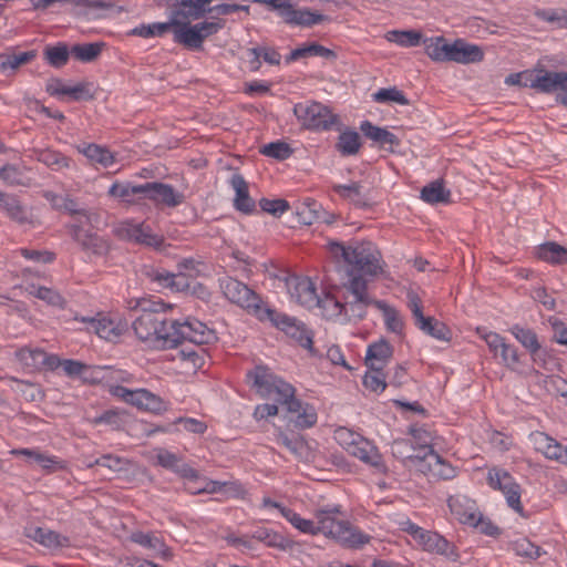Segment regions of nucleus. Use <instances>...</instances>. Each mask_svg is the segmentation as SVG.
Returning <instances> with one entry per match:
<instances>
[{"label":"nucleus","mask_w":567,"mask_h":567,"mask_svg":"<svg viewBox=\"0 0 567 567\" xmlns=\"http://www.w3.org/2000/svg\"><path fill=\"white\" fill-rule=\"evenodd\" d=\"M328 250L347 277L343 319L348 321L362 320L368 308L375 307L377 301L369 296L363 277H375L382 271L381 254L370 241L349 246L331 241L328 244Z\"/></svg>","instance_id":"nucleus-1"},{"label":"nucleus","mask_w":567,"mask_h":567,"mask_svg":"<svg viewBox=\"0 0 567 567\" xmlns=\"http://www.w3.org/2000/svg\"><path fill=\"white\" fill-rule=\"evenodd\" d=\"M127 308L136 316L132 322L133 330L142 341H148L156 347H165V336L171 334V323L164 305L148 298H136L127 301Z\"/></svg>","instance_id":"nucleus-2"},{"label":"nucleus","mask_w":567,"mask_h":567,"mask_svg":"<svg viewBox=\"0 0 567 567\" xmlns=\"http://www.w3.org/2000/svg\"><path fill=\"white\" fill-rule=\"evenodd\" d=\"M247 377L252 381V386L261 398L286 405L289 412L300 411L301 401L296 399L295 388L274 374L267 367L257 365L248 372Z\"/></svg>","instance_id":"nucleus-3"},{"label":"nucleus","mask_w":567,"mask_h":567,"mask_svg":"<svg viewBox=\"0 0 567 567\" xmlns=\"http://www.w3.org/2000/svg\"><path fill=\"white\" fill-rule=\"evenodd\" d=\"M192 19L177 14V3L174 9V41L190 50H200L204 41L216 34L225 27V20L204 21L190 24Z\"/></svg>","instance_id":"nucleus-4"},{"label":"nucleus","mask_w":567,"mask_h":567,"mask_svg":"<svg viewBox=\"0 0 567 567\" xmlns=\"http://www.w3.org/2000/svg\"><path fill=\"white\" fill-rule=\"evenodd\" d=\"M169 329L171 334L165 336L167 349L176 348L186 341L196 346L212 344L217 341L215 330L195 318H187L184 321L174 319Z\"/></svg>","instance_id":"nucleus-5"},{"label":"nucleus","mask_w":567,"mask_h":567,"mask_svg":"<svg viewBox=\"0 0 567 567\" xmlns=\"http://www.w3.org/2000/svg\"><path fill=\"white\" fill-rule=\"evenodd\" d=\"M219 287L227 300L246 309L259 320L268 308L262 305L260 297L251 288L236 278L230 276L220 278Z\"/></svg>","instance_id":"nucleus-6"},{"label":"nucleus","mask_w":567,"mask_h":567,"mask_svg":"<svg viewBox=\"0 0 567 567\" xmlns=\"http://www.w3.org/2000/svg\"><path fill=\"white\" fill-rule=\"evenodd\" d=\"M340 513L338 507L329 509L328 520H323L324 536L334 539L344 548L359 549L368 544L371 537L352 526L347 520H338L333 514Z\"/></svg>","instance_id":"nucleus-7"},{"label":"nucleus","mask_w":567,"mask_h":567,"mask_svg":"<svg viewBox=\"0 0 567 567\" xmlns=\"http://www.w3.org/2000/svg\"><path fill=\"white\" fill-rule=\"evenodd\" d=\"M293 114L307 130L328 131L337 122V115L319 102L297 103Z\"/></svg>","instance_id":"nucleus-8"},{"label":"nucleus","mask_w":567,"mask_h":567,"mask_svg":"<svg viewBox=\"0 0 567 567\" xmlns=\"http://www.w3.org/2000/svg\"><path fill=\"white\" fill-rule=\"evenodd\" d=\"M260 320H269L275 327L284 331L291 339L296 340L301 347L311 349L312 332L303 322L296 318L278 312L275 309L267 308Z\"/></svg>","instance_id":"nucleus-9"},{"label":"nucleus","mask_w":567,"mask_h":567,"mask_svg":"<svg viewBox=\"0 0 567 567\" xmlns=\"http://www.w3.org/2000/svg\"><path fill=\"white\" fill-rule=\"evenodd\" d=\"M214 0H177V14L185 19L198 20L206 13L210 14L214 21L219 20V16H229L239 11L241 7L238 4L220 3L210 7Z\"/></svg>","instance_id":"nucleus-10"},{"label":"nucleus","mask_w":567,"mask_h":567,"mask_svg":"<svg viewBox=\"0 0 567 567\" xmlns=\"http://www.w3.org/2000/svg\"><path fill=\"white\" fill-rule=\"evenodd\" d=\"M524 86L534 89L542 93H553L567 89V72H553L544 66H536L533 70L523 72Z\"/></svg>","instance_id":"nucleus-11"},{"label":"nucleus","mask_w":567,"mask_h":567,"mask_svg":"<svg viewBox=\"0 0 567 567\" xmlns=\"http://www.w3.org/2000/svg\"><path fill=\"white\" fill-rule=\"evenodd\" d=\"M487 483L493 489H498L504 494L508 507L523 515L520 485L507 471L499 467L491 468L487 473Z\"/></svg>","instance_id":"nucleus-12"},{"label":"nucleus","mask_w":567,"mask_h":567,"mask_svg":"<svg viewBox=\"0 0 567 567\" xmlns=\"http://www.w3.org/2000/svg\"><path fill=\"white\" fill-rule=\"evenodd\" d=\"M408 307L412 312L415 326L424 333L442 341L451 339L450 328L436 320L434 317H425L423 315V306L420 297L414 291L408 292Z\"/></svg>","instance_id":"nucleus-13"},{"label":"nucleus","mask_w":567,"mask_h":567,"mask_svg":"<svg viewBox=\"0 0 567 567\" xmlns=\"http://www.w3.org/2000/svg\"><path fill=\"white\" fill-rule=\"evenodd\" d=\"M143 199L151 200L156 207L174 208L184 203L185 196L169 184L146 182L144 183Z\"/></svg>","instance_id":"nucleus-14"},{"label":"nucleus","mask_w":567,"mask_h":567,"mask_svg":"<svg viewBox=\"0 0 567 567\" xmlns=\"http://www.w3.org/2000/svg\"><path fill=\"white\" fill-rule=\"evenodd\" d=\"M17 360L29 371L49 370L59 368L60 358L49 354L40 348L23 347L16 351Z\"/></svg>","instance_id":"nucleus-15"},{"label":"nucleus","mask_w":567,"mask_h":567,"mask_svg":"<svg viewBox=\"0 0 567 567\" xmlns=\"http://www.w3.org/2000/svg\"><path fill=\"white\" fill-rule=\"evenodd\" d=\"M291 298L299 305L309 309L319 303V296L315 284L309 278L293 277L287 281Z\"/></svg>","instance_id":"nucleus-16"},{"label":"nucleus","mask_w":567,"mask_h":567,"mask_svg":"<svg viewBox=\"0 0 567 567\" xmlns=\"http://www.w3.org/2000/svg\"><path fill=\"white\" fill-rule=\"evenodd\" d=\"M73 240L85 254L95 258L106 257L112 249L110 239L91 230L87 233H79V229L75 228Z\"/></svg>","instance_id":"nucleus-17"},{"label":"nucleus","mask_w":567,"mask_h":567,"mask_svg":"<svg viewBox=\"0 0 567 567\" xmlns=\"http://www.w3.org/2000/svg\"><path fill=\"white\" fill-rule=\"evenodd\" d=\"M419 470L424 474H430L441 480L455 477V468L434 450H429V452L423 453Z\"/></svg>","instance_id":"nucleus-18"},{"label":"nucleus","mask_w":567,"mask_h":567,"mask_svg":"<svg viewBox=\"0 0 567 567\" xmlns=\"http://www.w3.org/2000/svg\"><path fill=\"white\" fill-rule=\"evenodd\" d=\"M415 542L426 551L443 555L452 559L457 558L454 545L435 532L423 529Z\"/></svg>","instance_id":"nucleus-19"},{"label":"nucleus","mask_w":567,"mask_h":567,"mask_svg":"<svg viewBox=\"0 0 567 567\" xmlns=\"http://www.w3.org/2000/svg\"><path fill=\"white\" fill-rule=\"evenodd\" d=\"M83 322L89 323V330H93L100 338L107 341H115L127 329L126 323L115 322L106 317L82 318Z\"/></svg>","instance_id":"nucleus-20"},{"label":"nucleus","mask_w":567,"mask_h":567,"mask_svg":"<svg viewBox=\"0 0 567 567\" xmlns=\"http://www.w3.org/2000/svg\"><path fill=\"white\" fill-rule=\"evenodd\" d=\"M349 453L379 471L385 470L377 447L363 436L349 450Z\"/></svg>","instance_id":"nucleus-21"},{"label":"nucleus","mask_w":567,"mask_h":567,"mask_svg":"<svg viewBox=\"0 0 567 567\" xmlns=\"http://www.w3.org/2000/svg\"><path fill=\"white\" fill-rule=\"evenodd\" d=\"M451 513L463 524H473L476 515V502L462 495L451 496L447 499Z\"/></svg>","instance_id":"nucleus-22"},{"label":"nucleus","mask_w":567,"mask_h":567,"mask_svg":"<svg viewBox=\"0 0 567 567\" xmlns=\"http://www.w3.org/2000/svg\"><path fill=\"white\" fill-rule=\"evenodd\" d=\"M427 56L435 62H453L455 41L449 43L443 37L424 41Z\"/></svg>","instance_id":"nucleus-23"},{"label":"nucleus","mask_w":567,"mask_h":567,"mask_svg":"<svg viewBox=\"0 0 567 567\" xmlns=\"http://www.w3.org/2000/svg\"><path fill=\"white\" fill-rule=\"evenodd\" d=\"M230 184L236 193L234 206L237 210L249 214L255 210V200L249 196L248 184L240 174H234Z\"/></svg>","instance_id":"nucleus-24"},{"label":"nucleus","mask_w":567,"mask_h":567,"mask_svg":"<svg viewBox=\"0 0 567 567\" xmlns=\"http://www.w3.org/2000/svg\"><path fill=\"white\" fill-rule=\"evenodd\" d=\"M107 194L111 197L120 198L126 204H136L140 199H143L144 184L135 185L130 182H115L109 188Z\"/></svg>","instance_id":"nucleus-25"},{"label":"nucleus","mask_w":567,"mask_h":567,"mask_svg":"<svg viewBox=\"0 0 567 567\" xmlns=\"http://www.w3.org/2000/svg\"><path fill=\"white\" fill-rule=\"evenodd\" d=\"M53 206L56 209L68 214L70 217L73 215H79L86 216L89 221L96 219V209L89 208L69 196H55L53 199Z\"/></svg>","instance_id":"nucleus-26"},{"label":"nucleus","mask_w":567,"mask_h":567,"mask_svg":"<svg viewBox=\"0 0 567 567\" xmlns=\"http://www.w3.org/2000/svg\"><path fill=\"white\" fill-rule=\"evenodd\" d=\"M276 441L289 450L298 460L308 461L310 449L302 436L279 431L276 435Z\"/></svg>","instance_id":"nucleus-27"},{"label":"nucleus","mask_w":567,"mask_h":567,"mask_svg":"<svg viewBox=\"0 0 567 567\" xmlns=\"http://www.w3.org/2000/svg\"><path fill=\"white\" fill-rule=\"evenodd\" d=\"M483 59L484 52L480 45L468 43L463 39L455 40L453 62L470 64L481 62Z\"/></svg>","instance_id":"nucleus-28"},{"label":"nucleus","mask_w":567,"mask_h":567,"mask_svg":"<svg viewBox=\"0 0 567 567\" xmlns=\"http://www.w3.org/2000/svg\"><path fill=\"white\" fill-rule=\"evenodd\" d=\"M333 192L346 200L351 202L353 205L360 208L370 206V199L363 193V187L358 182H351L347 185H333Z\"/></svg>","instance_id":"nucleus-29"},{"label":"nucleus","mask_w":567,"mask_h":567,"mask_svg":"<svg viewBox=\"0 0 567 567\" xmlns=\"http://www.w3.org/2000/svg\"><path fill=\"white\" fill-rule=\"evenodd\" d=\"M11 455L24 456L28 461L38 463L43 470L53 472L55 468H62L61 461L48 454L42 453L39 450L33 449H13L10 451Z\"/></svg>","instance_id":"nucleus-30"},{"label":"nucleus","mask_w":567,"mask_h":567,"mask_svg":"<svg viewBox=\"0 0 567 567\" xmlns=\"http://www.w3.org/2000/svg\"><path fill=\"white\" fill-rule=\"evenodd\" d=\"M421 199L427 204L451 203V190L445 188L442 178L435 179L421 189Z\"/></svg>","instance_id":"nucleus-31"},{"label":"nucleus","mask_w":567,"mask_h":567,"mask_svg":"<svg viewBox=\"0 0 567 567\" xmlns=\"http://www.w3.org/2000/svg\"><path fill=\"white\" fill-rule=\"evenodd\" d=\"M360 130L365 137L378 143L382 147L385 145H399L400 143L396 135H394L392 132L384 127L377 126L370 121H363L360 125Z\"/></svg>","instance_id":"nucleus-32"},{"label":"nucleus","mask_w":567,"mask_h":567,"mask_svg":"<svg viewBox=\"0 0 567 567\" xmlns=\"http://www.w3.org/2000/svg\"><path fill=\"white\" fill-rule=\"evenodd\" d=\"M509 331L515 337V339L530 353L533 361L537 362V352L540 350V343L536 332L519 324H514Z\"/></svg>","instance_id":"nucleus-33"},{"label":"nucleus","mask_w":567,"mask_h":567,"mask_svg":"<svg viewBox=\"0 0 567 567\" xmlns=\"http://www.w3.org/2000/svg\"><path fill=\"white\" fill-rule=\"evenodd\" d=\"M536 256L553 265H567V248L556 241H546L538 246Z\"/></svg>","instance_id":"nucleus-34"},{"label":"nucleus","mask_w":567,"mask_h":567,"mask_svg":"<svg viewBox=\"0 0 567 567\" xmlns=\"http://www.w3.org/2000/svg\"><path fill=\"white\" fill-rule=\"evenodd\" d=\"M60 367L63 369L68 377H81L85 381H96L97 373L101 371L100 367H90L80 361L70 359H60L59 368Z\"/></svg>","instance_id":"nucleus-35"},{"label":"nucleus","mask_w":567,"mask_h":567,"mask_svg":"<svg viewBox=\"0 0 567 567\" xmlns=\"http://www.w3.org/2000/svg\"><path fill=\"white\" fill-rule=\"evenodd\" d=\"M78 151L86 156L91 162L109 167L114 163L113 154L103 146L97 144H81L76 146Z\"/></svg>","instance_id":"nucleus-36"},{"label":"nucleus","mask_w":567,"mask_h":567,"mask_svg":"<svg viewBox=\"0 0 567 567\" xmlns=\"http://www.w3.org/2000/svg\"><path fill=\"white\" fill-rule=\"evenodd\" d=\"M0 210L4 212L10 219L18 224L23 225L30 221L27 209L13 195L6 194L1 200Z\"/></svg>","instance_id":"nucleus-37"},{"label":"nucleus","mask_w":567,"mask_h":567,"mask_svg":"<svg viewBox=\"0 0 567 567\" xmlns=\"http://www.w3.org/2000/svg\"><path fill=\"white\" fill-rule=\"evenodd\" d=\"M334 147L342 156L355 155L361 147V137L358 132L346 130L340 133Z\"/></svg>","instance_id":"nucleus-38"},{"label":"nucleus","mask_w":567,"mask_h":567,"mask_svg":"<svg viewBox=\"0 0 567 567\" xmlns=\"http://www.w3.org/2000/svg\"><path fill=\"white\" fill-rule=\"evenodd\" d=\"M131 539L132 542L153 550L155 554L162 556L165 559L172 556L164 542L153 534L137 532L132 534Z\"/></svg>","instance_id":"nucleus-39"},{"label":"nucleus","mask_w":567,"mask_h":567,"mask_svg":"<svg viewBox=\"0 0 567 567\" xmlns=\"http://www.w3.org/2000/svg\"><path fill=\"white\" fill-rule=\"evenodd\" d=\"M251 538L266 544L268 547L278 548L280 550L291 548V540L272 529L258 528L252 533Z\"/></svg>","instance_id":"nucleus-40"},{"label":"nucleus","mask_w":567,"mask_h":567,"mask_svg":"<svg viewBox=\"0 0 567 567\" xmlns=\"http://www.w3.org/2000/svg\"><path fill=\"white\" fill-rule=\"evenodd\" d=\"M28 536L49 548L63 547L69 543V539L65 536L42 527L34 528L31 533L28 534Z\"/></svg>","instance_id":"nucleus-41"},{"label":"nucleus","mask_w":567,"mask_h":567,"mask_svg":"<svg viewBox=\"0 0 567 567\" xmlns=\"http://www.w3.org/2000/svg\"><path fill=\"white\" fill-rule=\"evenodd\" d=\"M298 214L305 225H312L313 223H331V216L322 209L320 204L312 199L305 203V207Z\"/></svg>","instance_id":"nucleus-42"},{"label":"nucleus","mask_w":567,"mask_h":567,"mask_svg":"<svg viewBox=\"0 0 567 567\" xmlns=\"http://www.w3.org/2000/svg\"><path fill=\"white\" fill-rule=\"evenodd\" d=\"M35 51H25L20 53H1L0 54V71L14 72L21 65L31 62L35 58Z\"/></svg>","instance_id":"nucleus-43"},{"label":"nucleus","mask_w":567,"mask_h":567,"mask_svg":"<svg viewBox=\"0 0 567 567\" xmlns=\"http://www.w3.org/2000/svg\"><path fill=\"white\" fill-rule=\"evenodd\" d=\"M498 354L506 368L518 373L525 372L523 354L518 352V349L514 344L505 342Z\"/></svg>","instance_id":"nucleus-44"},{"label":"nucleus","mask_w":567,"mask_h":567,"mask_svg":"<svg viewBox=\"0 0 567 567\" xmlns=\"http://www.w3.org/2000/svg\"><path fill=\"white\" fill-rule=\"evenodd\" d=\"M422 33L416 30H392L385 34V39L403 48L417 47L422 41Z\"/></svg>","instance_id":"nucleus-45"},{"label":"nucleus","mask_w":567,"mask_h":567,"mask_svg":"<svg viewBox=\"0 0 567 567\" xmlns=\"http://www.w3.org/2000/svg\"><path fill=\"white\" fill-rule=\"evenodd\" d=\"M37 159L53 171H61L64 168H69L71 164V158L63 155L60 152L52 150H39L35 151Z\"/></svg>","instance_id":"nucleus-46"},{"label":"nucleus","mask_w":567,"mask_h":567,"mask_svg":"<svg viewBox=\"0 0 567 567\" xmlns=\"http://www.w3.org/2000/svg\"><path fill=\"white\" fill-rule=\"evenodd\" d=\"M71 50L65 43H58L56 45H48L43 51L45 61L53 68L64 66L70 58Z\"/></svg>","instance_id":"nucleus-47"},{"label":"nucleus","mask_w":567,"mask_h":567,"mask_svg":"<svg viewBox=\"0 0 567 567\" xmlns=\"http://www.w3.org/2000/svg\"><path fill=\"white\" fill-rule=\"evenodd\" d=\"M174 16L167 22H156L152 24H141L133 29L132 33L142 38L163 37L168 31H173Z\"/></svg>","instance_id":"nucleus-48"},{"label":"nucleus","mask_w":567,"mask_h":567,"mask_svg":"<svg viewBox=\"0 0 567 567\" xmlns=\"http://www.w3.org/2000/svg\"><path fill=\"white\" fill-rule=\"evenodd\" d=\"M113 235L120 240L136 243L142 231V223L124 220L113 227Z\"/></svg>","instance_id":"nucleus-49"},{"label":"nucleus","mask_w":567,"mask_h":567,"mask_svg":"<svg viewBox=\"0 0 567 567\" xmlns=\"http://www.w3.org/2000/svg\"><path fill=\"white\" fill-rule=\"evenodd\" d=\"M391 451L393 456L401 458V460H409L412 463L420 464L423 454L417 453L413 454L412 452L415 451V447L413 444L406 440V439H398L394 440L391 445Z\"/></svg>","instance_id":"nucleus-50"},{"label":"nucleus","mask_w":567,"mask_h":567,"mask_svg":"<svg viewBox=\"0 0 567 567\" xmlns=\"http://www.w3.org/2000/svg\"><path fill=\"white\" fill-rule=\"evenodd\" d=\"M512 550L520 557L535 560L540 557L545 551L537 545L533 544L529 539L523 537L511 543Z\"/></svg>","instance_id":"nucleus-51"},{"label":"nucleus","mask_w":567,"mask_h":567,"mask_svg":"<svg viewBox=\"0 0 567 567\" xmlns=\"http://www.w3.org/2000/svg\"><path fill=\"white\" fill-rule=\"evenodd\" d=\"M316 308L322 309L323 316L329 319L343 318V301L330 293L319 297V303Z\"/></svg>","instance_id":"nucleus-52"},{"label":"nucleus","mask_w":567,"mask_h":567,"mask_svg":"<svg viewBox=\"0 0 567 567\" xmlns=\"http://www.w3.org/2000/svg\"><path fill=\"white\" fill-rule=\"evenodd\" d=\"M375 307L383 312L386 328L394 333H402L404 323L396 309L388 306L384 301H375Z\"/></svg>","instance_id":"nucleus-53"},{"label":"nucleus","mask_w":567,"mask_h":567,"mask_svg":"<svg viewBox=\"0 0 567 567\" xmlns=\"http://www.w3.org/2000/svg\"><path fill=\"white\" fill-rule=\"evenodd\" d=\"M103 43H82L71 48V55L81 62L94 61L102 51Z\"/></svg>","instance_id":"nucleus-54"},{"label":"nucleus","mask_w":567,"mask_h":567,"mask_svg":"<svg viewBox=\"0 0 567 567\" xmlns=\"http://www.w3.org/2000/svg\"><path fill=\"white\" fill-rule=\"evenodd\" d=\"M0 179L8 186L27 185L23 168L14 164H6L0 168Z\"/></svg>","instance_id":"nucleus-55"},{"label":"nucleus","mask_w":567,"mask_h":567,"mask_svg":"<svg viewBox=\"0 0 567 567\" xmlns=\"http://www.w3.org/2000/svg\"><path fill=\"white\" fill-rule=\"evenodd\" d=\"M329 509H319L315 513L316 520L302 518L298 530L305 534L317 535L322 533L324 535L326 528H322L323 520H328Z\"/></svg>","instance_id":"nucleus-56"},{"label":"nucleus","mask_w":567,"mask_h":567,"mask_svg":"<svg viewBox=\"0 0 567 567\" xmlns=\"http://www.w3.org/2000/svg\"><path fill=\"white\" fill-rule=\"evenodd\" d=\"M372 99L374 102L378 103H389L394 102L400 105H409L410 101L404 95L402 91L396 89L395 86L386 87V89H380L375 93L372 94Z\"/></svg>","instance_id":"nucleus-57"},{"label":"nucleus","mask_w":567,"mask_h":567,"mask_svg":"<svg viewBox=\"0 0 567 567\" xmlns=\"http://www.w3.org/2000/svg\"><path fill=\"white\" fill-rule=\"evenodd\" d=\"M260 153L265 156L284 161L289 158L292 155L293 151L288 143L284 141H276L264 145L260 148Z\"/></svg>","instance_id":"nucleus-58"},{"label":"nucleus","mask_w":567,"mask_h":567,"mask_svg":"<svg viewBox=\"0 0 567 567\" xmlns=\"http://www.w3.org/2000/svg\"><path fill=\"white\" fill-rule=\"evenodd\" d=\"M143 276L150 280V282L156 285L157 288H169L172 272L163 269L155 268L152 266H145L142 269Z\"/></svg>","instance_id":"nucleus-59"},{"label":"nucleus","mask_w":567,"mask_h":567,"mask_svg":"<svg viewBox=\"0 0 567 567\" xmlns=\"http://www.w3.org/2000/svg\"><path fill=\"white\" fill-rule=\"evenodd\" d=\"M393 355V347L384 339L371 343L367 349L365 358L368 360H388L390 361Z\"/></svg>","instance_id":"nucleus-60"},{"label":"nucleus","mask_w":567,"mask_h":567,"mask_svg":"<svg viewBox=\"0 0 567 567\" xmlns=\"http://www.w3.org/2000/svg\"><path fill=\"white\" fill-rule=\"evenodd\" d=\"M64 95H69L73 101H91L94 99L93 84L90 82H80L64 90Z\"/></svg>","instance_id":"nucleus-61"},{"label":"nucleus","mask_w":567,"mask_h":567,"mask_svg":"<svg viewBox=\"0 0 567 567\" xmlns=\"http://www.w3.org/2000/svg\"><path fill=\"white\" fill-rule=\"evenodd\" d=\"M30 293L34 297L45 301L48 305L54 307H62L64 303L63 297L56 291L48 287H34L32 286V290Z\"/></svg>","instance_id":"nucleus-62"},{"label":"nucleus","mask_w":567,"mask_h":567,"mask_svg":"<svg viewBox=\"0 0 567 567\" xmlns=\"http://www.w3.org/2000/svg\"><path fill=\"white\" fill-rule=\"evenodd\" d=\"M409 433L412 435L420 452L424 451L426 453L429 450H433V436L424 426H411Z\"/></svg>","instance_id":"nucleus-63"},{"label":"nucleus","mask_w":567,"mask_h":567,"mask_svg":"<svg viewBox=\"0 0 567 567\" xmlns=\"http://www.w3.org/2000/svg\"><path fill=\"white\" fill-rule=\"evenodd\" d=\"M297 413V417L295 420V424L300 429H308L313 426L317 423V412L315 408L310 404H303L301 402V409Z\"/></svg>","instance_id":"nucleus-64"}]
</instances>
